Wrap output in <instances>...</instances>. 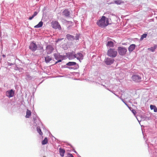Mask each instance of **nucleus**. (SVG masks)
Returning a JSON list of instances; mask_svg holds the SVG:
<instances>
[{
	"instance_id": "nucleus-1",
	"label": "nucleus",
	"mask_w": 157,
	"mask_h": 157,
	"mask_svg": "<svg viewBox=\"0 0 157 157\" xmlns=\"http://www.w3.org/2000/svg\"><path fill=\"white\" fill-rule=\"evenodd\" d=\"M97 24L101 27H105L109 24V19L104 16H102L97 22Z\"/></svg>"
},
{
	"instance_id": "nucleus-2",
	"label": "nucleus",
	"mask_w": 157,
	"mask_h": 157,
	"mask_svg": "<svg viewBox=\"0 0 157 157\" xmlns=\"http://www.w3.org/2000/svg\"><path fill=\"white\" fill-rule=\"evenodd\" d=\"M117 54V52L115 49L110 48L107 52V55L112 58L116 57Z\"/></svg>"
},
{
	"instance_id": "nucleus-3",
	"label": "nucleus",
	"mask_w": 157,
	"mask_h": 157,
	"mask_svg": "<svg viewBox=\"0 0 157 157\" xmlns=\"http://www.w3.org/2000/svg\"><path fill=\"white\" fill-rule=\"evenodd\" d=\"M52 27L54 29H61V27L59 22L56 21H52L51 23Z\"/></svg>"
},
{
	"instance_id": "nucleus-4",
	"label": "nucleus",
	"mask_w": 157,
	"mask_h": 157,
	"mask_svg": "<svg viewBox=\"0 0 157 157\" xmlns=\"http://www.w3.org/2000/svg\"><path fill=\"white\" fill-rule=\"evenodd\" d=\"M117 51L120 55L124 56L126 54L127 49L125 47H119L118 48Z\"/></svg>"
},
{
	"instance_id": "nucleus-5",
	"label": "nucleus",
	"mask_w": 157,
	"mask_h": 157,
	"mask_svg": "<svg viewBox=\"0 0 157 157\" xmlns=\"http://www.w3.org/2000/svg\"><path fill=\"white\" fill-rule=\"evenodd\" d=\"M53 50L54 48L51 45H48L46 47V50L47 54H50L51 53Z\"/></svg>"
},
{
	"instance_id": "nucleus-6",
	"label": "nucleus",
	"mask_w": 157,
	"mask_h": 157,
	"mask_svg": "<svg viewBox=\"0 0 157 157\" xmlns=\"http://www.w3.org/2000/svg\"><path fill=\"white\" fill-rule=\"evenodd\" d=\"M132 79L136 82H139L141 81V78L139 75H133L132 77Z\"/></svg>"
},
{
	"instance_id": "nucleus-7",
	"label": "nucleus",
	"mask_w": 157,
	"mask_h": 157,
	"mask_svg": "<svg viewBox=\"0 0 157 157\" xmlns=\"http://www.w3.org/2000/svg\"><path fill=\"white\" fill-rule=\"evenodd\" d=\"M114 59L110 58H107L105 60V63L107 65H111L113 63Z\"/></svg>"
},
{
	"instance_id": "nucleus-8",
	"label": "nucleus",
	"mask_w": 157,
	"mask_h": 157,
	"mask_svg": "<svg viewBox=\"0 0 157 157\" xmlns=\"http://www.w3.org/2000/svg\"><path fill=\"white\" fill-rule=\"evenodd\" d=\"M29 48L32 51H34L36 49L37 46L34 43L32 42L29 46Z\"/></svg>"
},
{
	"instance_id": "nucleus-9",
	"label": "nucleus",
	"mask_w": 157,
	"mask_h": 157,
	"mask_svg": "<svg viewBox=\"0 0 157 157\" xmlns=\"http://www.w3.org/2000/svg\"><path fill=\"white\" fill-rule=\"evenodd\" d=\"M75 54L74 52H71L68 53L67 56L70 59H72L75 58Z\"/></svg>"
},
{
	"instance_id": "nucleus-10",
	"label": "nucleus",
	"mask_w": 157,
	"mask_h": 157,
	"mask_svg": "<svg viewBox=\"0 0 157 157\" xmlns=\"http://www.w3.org/2000/svg\"><path fill=\"white\" fill-rule=\"evenodd\" d=\"M14 94V92L12 90L7 91L6 92V96L9 98L13 97Z\"/></svg>"
},
{
	"instance_id": "nucleus-11",
	"label": "nucleus",
	"mask_w": 157,
	"mask_h": 157,
	"mask_svg": "<svg viewBox=\"0 0 157 157\" xmlns=\"http://www.w3.org/2000/svg\"><path fill=\"white\" fill-rule=\"evenodd\" d=\"M75 58H76L77 59L80 60V59H83V55L81 53H78L75 54Z\"/></svg>"
},
{
	"instance_id": "nucleus-12",
	"label": "nucleus",
	"mask_w": 157,
	"mask_h": 157,
	"mask_svg": "<svg viewBox=\"0 0 157 157\" xmlns=\"http://www.w3.org/2000/svg\"><path fill=\"white\" fill-rule=\"evenodd\" d=\"M135 47L136 45L135 44H132L128 48V51L130 52H131L135 49Z\"/></svg>"
},
{
	"instance_id": "nucleus-13",
	"label": "nucleus",
	"mask_w": 157,
	"mask_h": 157,
	"mask_svg": "<svg viewBox=\"0 0 157 157\" xmlns=\"http://www.w3.org/2000/svg\"><path fill=\"white\" fill-rule=\"evenodd\" d=\"M67 38L69 40H74V36L70 34H67L66 35Z\"/></svg>"
},
{
	"instance_id": "nucleus-14",
	"label": "nucleus",
	"mask_w": 157,
	"mask_h": 157,
	"mask_svg": "<svg viewBox=\"0 0 157 157\" xmlns=\"http://www.w3.org/2000/svg\"><path fill=\"white\" fill-rule=\"evenodd\" d=\"M63 14L64 16L67 17L70 15V12L67 10H65L63 12Z\"/></svg>"
},
{
	"instance_id": "nucleus-15",
	"label": "nucleus",
	"mask_w": 157,
	"mask_h": 157,
	"mask_svg": "<svg viewBox=\"0 0 157 157\" xmlns=\"http://www.w3.org/2000/svg\"><path fill=\"white\" fill-rule=\"evenodd\" d=\"M31 111L29 109H27L26 112V115L25 117L26 118H29L31 116Z\"/></svg>"
},
{
	"instance_id": "nucleus-16",
	"label": "nucleus",
	"mask_w": 157,
	"mask_h": 157,
	"mask_svg": "<svg viewBox=\"0 0 157 157\" xmlns=\"http://www.w3.org/2000/svg\"><path fill=\"white\" fill-rule=\"evenodd\" d=\"M52 58L50 56H47L45 57V60L46 63H49L51 60H52Z\"/></svg>"
},
{
	"instance_id": "nucleus-17",
	"label": "nucleus",
	"mask_w": 157,
	"mask_h": 157,
	"mask_svg": "<svg viewBox=\"0 0 157 157\" xmlns=\"http://www.w3.org/2000/svg\"><path fill=\"white\" fill-rule=\"evenodd\" d=\"M59 151L61 156L63 157L65 152V150L63 149L60 148L59 149Z\"/></svg>"
},
{
	"instance_id": "nucleus-18",
	"label": "nucleus",
	"mask_w": 157,
	"mask_h": 157,
	"mask_svg": "<svg viewBox=\"0 0 157 157\" xmlns=\"http://www.w3.org/2000/svg\"><path fill=\"white\" fill-rule=\"evenodd\" d=\"M43 24V23L42 21H40L38 24L34 26V28H38L41 27Z\"/></svg>"
},
{
	"instance_id": "nucleus-19",
	"label": "nucleus",
	"mask_w": 157,
	"mask_h": 157,
	"mask_svg": "<svg viewBox=\"0 0 157 157\" xmlns=\"http://www.w3.org/2000/svg\"><path fill=\"white\" fill-rule=\"evenodd\" d=\"M150 108L151 110L153 109L154 112H157V108L155 105H150Z\"/></svg>"
},
{
	"instance_id": "nucleus-20",
	"label": "nucleus",
	"mask_w": 157,
	"mask_h": 157,
	"mask_svg": "<svg viewBox=\"0 0 157 157\" xmlns=\"http://www.w3.org/2000/svg\"><path fill=\"white\" fill-rule=\"evenodd\" d=\"M114 3L117 5H120L121 3H124V2L121 0H117L114 1Z\"/></svg>"
},
{
	"instance_id": "nucleus-21",
	"label": "nucleus",
	"mask_w": 157,
	"mask_h": 157,
	"mask_svg": "<svg viewBox=\"0 0 157 157\" xmlns=\"http://www.w3.org/2000/svg\"><path fill=\"white\" fill-rule=\"evenodd\" d=\"M76 63L75 62H69L67 63L66 65L69 66H75L76 64Z\"/></svg>"
},
{
	"instance_id": "nucleus-22",
	"label": "nucleus",
	"mask_w": 157,
	"mask_h": 157,
	"mask_svg": "<svg viewBox=\"0 0 157 157\" xmlns=\"http://www.w3.org/2000/svg\"><path fill=\"white\" fill-rule=\"evenodd\" d=\"M48 142V140L47 137L44 138V139L42 141V144L43 145L46 144Z\"/></svg>"
},
{
	"instance_id": "nucleus-23",
	"label": "nucleus",
	"mask_w": 157,
	"mask_h": 157,
	"mask_svg": "<svg viewBox=\"0 0 157 157\" xmlns=\"http://www.w3.org/2000/svg\"><path fill=\"white\" fill-rule=\"evenodd\" d=\"M114 44L112 41H108L107 43V45L108 46L112 47L113 46Z\"/></svg>"
},
{
	"instance_id": "nucleus-24",
	"label": "nucleus",
	"mask_w": 157,
	"mask_h": 157,
	"mask_svg": "<svg viewBox=\"0 0 157 157\" xmlns=\"http://www.w3.org/2000/svg\"><path fill=\"white\" fill-rule=\"evenodd\" d=\"M37 131L40 135H43V133L39 127H37Z\"/></svg>"
},
{
	"instance_id": "nucleus-25",
	"label": "nucleus",
	"mask_w": 157,
	"mask_h": 157,
	"mask_svg": "<svg viewBox=\"0 0 157 157\" xmlns=\"http://www.w3.org/2000/svg\"><path fill=\"white\" fill-rule=\"evenodd\" d=\"M157 46L155 45L154 47H151L148 48V49L149 50H151V52H153L155 51V49L156 48Z\"/></svg>"
},
{
	"instance_id": "nucleus-26",
	"label": "nucleus",
	"mask_w": 157,
	"mask_h": 157,
	"mask_svg": "<svg viewBox=\"0 0 157 157\" xmlns=\"http://www.w3.org/2000/svg\"><path fill=\"white\" fill-rule=\"evenodd\" d=\"M147 36V34H143L141 36V38H140V40H143L144 39V38H146Z\"/></svg>"
},
{
	"instance_id": "nucleus-27",
	"label": "nucleus",
	"mask_w": 157,
	"mask_h": 157,
	"mask_svg": "<svg viewBox=\"0 0 157 157\" xmlns=\"http://www.w3.org/2000/svg\"><path fill=\"white\" fill-rule=\"evenodd\" d=\"M65 157H74L70 153H68Z\"/></svg>"
},
{
	"instance_id": "nucleus-28",
	"label": "nucleus",
	"mask_w": 157,
	"mask_h": 157,
	"mask_svg": "<svg viewBox=\"0 0 157 157\" xmlns=\"http://www.w3.org/2000/svg\"><path fill=\"white\" fill-rule=\"evenodd\" d=\"M38 48H39L40 50L43 49V47L42 45H40L39 47H38Z\"/></svg>"
},
{
	"instance_id": "nucleus-29",
	"label": "nucleus",
	"mask_w": 157,
	"mask_h": 157,
	"mask_svg": "<svg viewBox=\"0 0 157 157\" xmlns=\"http://www.w3.org/2000/svg\"><path fill=\"white\" fill-rule=\"evenodd\" d=\"M37 14H38V12H37L36 11L34 12L32 16H33V17H34L35 16H36L37 15Z\"/></svg>"
},
{
	"instance_id": "nucleus-30",
	"label": "nucleus",
	"mask_w": 157,
	"mask_h": 157,
	"mask_svg": "<svg viewBox=\"0 0 157 157\" xmlns=\"http://www.w3.org/2000/svg\"><path fill=\"white\" fill-rule=\"evenodd\" d=\"M79 36L78 35H77L75 36V39L76 40H78L79 38Z\"/></svg>"
},
{
	"instance_id": "nucleus-31",
	"label": "nucleus",
	"mask_w": 157,
	"mask_h": 157,
	"mask_svg": "<svg viewBox=\"0 0 157 157\" xmlns=\"http://www.w3.org/2000/svg\"><path fill=\"white\" fill-rule=\"evenodd\" d=\"M132 113H133V114L134 115H135L136 114V111L135 110H134V109H132Z\"/></svg>"
},
{
	"instance_id": "nucleus-32",
	"label": "nucleus",
	"mask_w": 157,
	"mask_h": 157,
	"mask_svg": "<svg viewBox=\"0 0 157 157\" xmlns=\"http://www.w3.org/2000/svg\"><path fill=\"white\" fill-rule=\"evenodd\" d=\"M63 39V38H62V39H58L57 41H56V42H59V41H60L62 40Z\"/></svg>"
},
{
	"instance_id": "nucleus-33",
	"label": "nucleus",
	"mask_w": 157,
	"mask_h": 157,
	"mask_svg": "<svg viewBox=\"0 0 157 157\" xmlns=\"http://www.w3.org/2000/svg\"><path fill=\"white\" fill-rule=\"evenodd\" d=\"M34 17L33 16H32L31 17H30L29 18V20H31Z\"/></svg>"
},
{
	"instance_id": "nucleus-34",
	"label": "nucleus",
	"mask_w": 157,
	"mask_h": 157,
	"mask_svg": "<svg viewBox=\"0 0 157 157\" xmlns=\"http://www.w3.org/2000/svg\"><path fill=\"white\" fill-rule=\"evenodd\" d=\"M61 60L60 59V60H58L57 61H56L55 63V64H57L58 63V62H61Z\"/></svg>"
},
{
	"instance_id": "nucleus-35",
	"label": "nucleus",
	"mask_w": 157,
	"mask_h": 157,
	"mask_svg": "<svg viewBox=\"0 0 157 157\" xmlns=\"http://www.w3.org/2000/svg\"><path fill=\"white\" fill-rule=\"evenodd\" d=\"M54 56L55 59H57V57H56V56H58L57 54H54Z\"/></svg>"
},
{
	"instance_id": "nucleus-36",
	"label": "nucleus",
	"mask_w": 157,
	"mask_h": 157,
	"mask_svg": "<svg viewBox=\"0 0 157 157\" xmlns=\"http://www.w3.org/2000/svg\"><path fill=\"white\" fill-rule=\"evenodd\" d=\"M3 57H5V55H3Z\"/></svg>"
}]
</instances>
